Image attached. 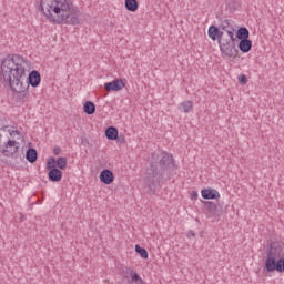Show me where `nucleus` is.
<instances>
[{"mask_svg": "<svg viewBox=\"0 0 284 284\" xmlns=\"http://www.w3.org/2000/svg\"><path fill=\"white\" fill-rule=\"evenodd\" d=\"M135 252L141 256V258H148V250L144 247H141L139 244L135 245Z\"/></svg>", "mask_w": 284, "mask_h": 284, "instance_id": "nucleus-23", "label": "nucleus"}, {"mask_svg": "<svg viewBox=\"0 0 284 284\" xmlns=\"http://www.w3.org/2000/svg\"><path fill=\"white\" fill-rule=\"evenodd\" d=\"M204 203V213L207 219H216L221 216V211H219V206L214 202L205 201Z\"/></svg>", "mask_w": 284, "mask_h": 284, "instance_id": "nucleus-8", "label": "nucleus"}, {"mask_svg": "<svg viewBox=\"0 0 284 284\" xmlns=\"http://www.w3.org/2000/svg\"><path fill=\"white\" fill-rule=\"evenodd\" d=\"M219 45L222 54L225 57L232 58L239 54V50L236 49V41L234 40H219Z\"/></svg>", "mask_w": 284, "mask_h": 284, "instance_id": "nucleus-5", "label": "nucleus"}, {"mask_svg": "<svg viewBox=\"0 0 284 284\" xmlns=\"http://www.w3.org/2000/svg\"><path fill=\"white\" fill-rule=\"evenodd\" d=\"M32 63L19 54L7 55L1 63L0 81L4 85H10L13 92H18L20 99L28 97V85L23 83L27 73L30 72Z\"/></svg>", "mask_w": 284, "mask_h": 284, "instance_id": "nucleus-1", "label": "nucleus"}, {"mask_svg": "<svg viewBox=\"0 0 284 284\" xmlns=\"http://www.w3.org/2000/svg\"><path fill=\"white\" fill-rule=\"evenodd\" d=\"M225 38H223V31L219 30L217 40L221 41Z\"/></svg>", "mask_w": 284, "mask_h": 284, "instance_id": "nucleus-29", "label": "nucleus"}, {"mask_svg": "<svg viewBox=\"0 0 284 284\" xmlns=\"http://www.w3.org/2000/svg\"><path fill=\"white\" fill-rule=\"evenodd\" d=\"M54 163V158H50L47 162V170H49L48 179L52 181V183H59V181L63 179V172H61Z\"/></svg>", "mask_w": 284, "mask_h": 284, "instance_id": "nucleus-6", "label": "nucleus"}, {"mask_svg": "<svg viewBox=\"0 0 284 284\" xmlns=\"http://www.w3.org/2000/svg\"><path fill=\"white\" fill-rule=\"evenodd\" d=\"M236 38L240 39V41L250 39V30L245 27L240 28L236 32Z\"/></svg>", "mask_w": 284, "mask_h": 284, "instance_id": "nucleus-19", "label": "nucleus"}, {"mask_svg": "<svg viewBox=\"0 0 284 284\" xmlns=\"http://www.w3.org/2000/svg\"><path fill=\"white\" fill-rule=\"evenodd\" d=\"M202 199H205L206 201L214 200V199H221V193L216 191V189H203L201 191Z\"/></svg>", "mask_w": 284, "mask_h": 284, "instance_id": "nucleus-12", "label": "nucleus"}, {"mask_svg": "<svg viewBox=\"0 0 284 284\" xmlns=\"http://www.w3.org/2000/svg\"><path fill=\"white\" fill-rule=\"evenodd\" d=\"M191 199L192 201H196L199 199V193L196 191H192Z\"/></svg>", "mask_w": 284, "mask_h": 284, "instance_id": "nucleus-27", "label": "nucleus"}, {"mask_svg": "<svg viewBox=\"0 0 284 284\" xmlns=\"http://www.w3.org/2000/svg\"><path fill=\"white\" fill-rule=\"evenodd\" d=\"M53 154H54L55 156H59V154H61V148L55 146V148L53 149Z\"/></svg>", "mask_w": 284, "mask_h": 284, "instance_id": "nucleus-28", "label": "nucleus"}, {"mask_svg": "<svg viewBox=\"0 0 284 284\" xmlns=\"http://www.w3.org/2000/svg\"><path fill=\"white\" fill-rule=\"evenodd\" d=\"M122 278H131V283L134 284H141L143 283V278L136 271L130 268V267H124L122 271Z\"/></svg>", "mask_w": 284, "mask_h": 284, "instance_id": "nucleus-9", "label": "nucleus"}, {"mask_svg": "<svg viewBox=\"0 0 284 284\" xmlns=\"http://www.w3.org/2000/svg\"><path fill=\"white\" fill-rule=\"evenodd\" d=\"M26 159L29 163H37V159H39V153H37V149H28L26 152Z\"/></svg>", "mask_w": 284, "mask_h": 284, "instance_id": "nucleus-16", "label": "nucleus"}, {"mask_svg": "<svg viewBox=\"0 0 284 284\" xmlns=\"http://www.w3.org/2000/svg\"><path fill=\"white\" fill-rule=\"evenodd\" d=\"M43 14L52 23L65 26H79L81 11L72 3V0H40Z\"/></svg>", "mask_w": 284, "mask_h": 284, "instance_id": "nucleus-2", "label": "nucleus"}, {"mask_svg": "<svg viewBox=\"0 0 284 284\" xmlns=\"http://www.w3.org/2000/svg\"><path fill=\"white\" fill-rule=\"evenodd\" d=\"M28 83L32 88H39L41 84V73H39L37 70L31 71L28 77Z\"/></svg>", "mask_w": 284, "mask_h": 284, "instance_id": "nucleus-13", "label": "nucleus"}, {"mask_svg": "<svg viewBox=\"0 0 284 284\" xmlns=\"http://www.w3.org/2000/svg\"><path fill=\"white\" fill-rule=\"evenodd\" d=\"M239 49L241 50V52H244V53L250 52V50H252V40L250 39L240 40Z\"/></svg>", "mask_w": 284, "mask_h": 284, "instance_id": "nucleus-17", "label": "nucleus"}, {"mask_svg": "<svg viewBox=\"0 0 284 284\" xmlns=\"http://www.w3.org/2000/svg\"><path fill=\"white\" fill-rule=\"evenodd\" d=\"M100 181L104 183V185H112V183H114V173L109 169H104L100 173Z\"/></svg>", "mask_w": 284, "mask_h": 284, "instance_id": "nucleus-11", "label": "nucleus"}, {"mask_svg": "<svg viewBox=\"0 0 284 284\" xmlns=\"http://www.w3.org/2000/svg\"><path fill=\"white\" fill-rule=\"evenodd\" d=\"M20 144L16 140H8L4 142L2 146V154L4 156H17V152H19Z\"/></svg>", "mask_w": 284, "mask_h": 284, "instance_id": "nucleus-7", "label": "nucleus"}, {"mask_svg": "<svg viewBox=\"0 0 284 284\" xmlns=\"http://www.w3.org/2000/svg\"><path fill=\"white\" fill-rule=\"evenodd\" d=\"M105 136L109 141H116L119 139V129L115 126H109L105 130Z\"/></svg>", "mask_w": 284, "mask_h": 284, "instance_id": "nucleus-14", "label": "nucleus"}, {"mask_svg": "<svg viewBox=\"0 0 284 284\" xmlns=\"http://www.w3.org/2000/svg\"><path fill=\"white\" fill-rule=\"evenodd\" d=\"M207 34L212 41H216L219 39V28L216 26L209 27Z\"/></svg>", "mask_w": 284, "mask_h": 284, "instance_id": "nucleus-22", "label": "nucleus"}, {"mask_svg": "<svg viewBox=\"0 0 284 284\" xmlns=\"http://www.w3.org/2000/svg\"><path fill=\"white\" fill-rule=\"evenodd\" d=\"M118 139H119V142H120V143H123V141H125L124 138H118Z\"/></svg>", "mask_w": 284, "mask_h": 284, "instance_id": "nucleus-30", "label": "nucleus"}, {"mask_svg": "<svg viewBox=\"0 0 284 284\" xmlns=\"http://www.w3.org/2000/svg\"><path fill=\"white\" fill-rule=\"evenodd\" d=\"M239 81L242 85H246L247 84V77L245 74H242L239 77Z\"/></svg>", "mask_w": 284, "mask_h": 284, "instance_id": "nucleus-26", "label": "nucleus"}, {"mask_svg": "<svg viewBox=\"0 0 284 284\" xmlns=\"http://www.w3.org/2000/svg\"><path fill=\"white\" fill-rule=\"evenodd\" d=\"M227 37L224 39L226 41H236V38H234V29L225 30Z\"/></svg>", "mask_w": 284, "mask_h": 284, "instance_id": "nucleus-25", "label": "nucleus"}, {"mask_svg": "<svg viewBox=\"0 0 284 284\" xmlns=\"http://www.w3.org/2000/svg\"><path fill=\"white\" fill-rule=\"evenodd\" d=\"M170 168H174V156L168 152H163L158 162H151V172L144 179L145 186L149 189V194H156V176L162 178Z\"/></svg>", "mask_w": 284, "mask_h": 284, "instance_id": "nucleus-3", "label": "nucleus"}, {"mask_svg": "<svg viewBox=\"0 0 284 284\" xmlns=\"http://www.w3.org/2000/svg\"><path fill=\"white\" fill-rule=\"evenodd\" d=\"M179 110H180V112L190 114V112H192V110H194V102L186 100L180 104Z\"/></svg>", "mask_w": 284, "mask_h": 284, "instance_id": "nucleus-15", "label": "nucleus"}, {"mask_svg": "<svg viewBox=\"0 0 284 284\" xmlns=\"http://www.w3.org/2000/svg\"><path fill=\"white\" fill-rule=\"evenodd\" d=\"M265 268L268 272H284V247L278 243H271Z\"/></svg>", "mask_w": 284, "mask_h": 284, "instance_id": "nucleus-4", "label": "nucleus"}, {"mask_svg": "<svg viewBox=\"0 0 284 284\" xmlns=\"http://www.w3.org/2000/svg\"><path fill=\"white\" fill-rule=\"evenodd\" d=\"M83 111L89 115L94 114V112H97V105H94V102L88 101L83 105Z\"/></svg>", "mask_w": 284, "mask_h": 284, "instance_id": "nucleus-20", "label": "nucleus"}, {"mask_svg": "<svg viewBox=\"0 0 284 284\" xmlns=\"http://www.w3.org/2000/svg\"><path fill=\"white\" fill-rule=\"evenodd\" d=\"M54 165L58 168V170H65L68 168V158L61 156L58 159H54Z\"/></svg>", "mask_w": 284, "mask_h": 284, "instance_id": "nucleus-21", "label": "nucleus"}, {"mask_svg": "<svg viewBox=\"0 0 284 284\" xmlns=\"http://www.w3.org/2000/svg\"><path fill=\"white\" fill-rule=\"evenodd\" d=\"M221 30H232V22L229 19L221 20Z\"/></svg>", "mask_w": 284, "mask_h": 284, "instance_id": "nucleus-24", "label": "nucleus"}, {"mask_svg": "<svg viewBox=\"0 0 284 284\" xmlns=\"http://www.w3.org/2000/svg\"><path fill=\"white\" fill-rule=\"evenodd\" d=\"M123 88H125V81H123V79H116L104 84L106 92H119L123 90Z\"/></svg>", "mask_w": 284, "mask_h": 284, "instance_id": "nucleus-10", "label": "nucleus"}, {"mask_svg": "<svg viewBox=\"0 0 284 284\" xmlns=\"http://www.w3.org/2000/svg\"><path fill=\"white\" fill-rule=\"evenodd\" d=\"M124 6L129 12H136L139 10V2L136 0H125Z\"/></svg>", "mask_w": 284, "mask_h": 284, "instance_id": "nucleus-18", "label": "nucleus"}]
</instances>
